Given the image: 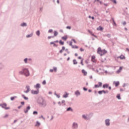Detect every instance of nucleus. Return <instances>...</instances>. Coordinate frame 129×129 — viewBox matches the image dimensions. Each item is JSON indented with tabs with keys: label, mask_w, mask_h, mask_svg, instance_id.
<instances>
[{
	"label": "nucleus",
	"mask_w": 129,
	"mask_h": 129,
	"mask_svg": "<svg viewBox=\"0 0 129 129\" xmlns=\"http://www.w3.org/2000/svg\"><path fill=\"white\" fill-rule=\"evenodd\" d=\"M107 53V51L104 49L103 50L101 49V47H99L97 49V54H99L100 56H102L103 55H105Z\"/></svg>",
	"instance_id": "f257e3e1"
},
{
	"label": "nucleus",
	"mask_w": 129,
	"mask_h": 129,
	"mask_svg": "<svg viewBox=\"0 0 129 129\" xmlns=\"http://www.w3.org/2000/svg\"><path fill=\"white\" fill-rule=\"evenodd\" d=\"M37 102L40 105H44V106H46V105H47V104H46V101H45V100H44V99H43V98L41 97H39L38 98Z\"/></svg>",
	"instance_id": "f03ea898"
},
{
	"label": "nucleus",
	"mask_w": 129,
	"mask_h": 129,
	"mask_svg": "<svg viewBox=\"0 0 129 129\" xmlns=\"http://www.w3.org/2000/svg\"><path fill=\"white\" fill-rule=\"evenodd\" d=\"M23 71L24 72V75L28 77V76H30V72L29 71V70L27 68H23L22 69Z\"/></svg>",
	"instance_id": "7ed1b4c3"
},
{
	"label": "nucleus",
	"mask_w": 129,
	"mask_h": 129,
	"mask_svg": "<svg viewBox=\"0 0 129 129\" xmlns=\"http://www.w3.org/2000/svg\"><path fill=\"white\" fill-rule=\"evenodd\" d=\"M7 105H8L6 103L0 104V106H1L2 108L6 109V110H8V109H11V108L10 107H7Z\"/></svg>",
	"instance_id": "20e7f679"
},
{
	"label": "nucleus",
	"mask_w": 129,
	"mask_h": 129,
	"mask_svg": "<svg viewBox=\"0 0 129 129\" xmlns=\"http://www.w3.org/2000/svg\"><path fill=\"white\" fill-rule=\"evenodd\" d=\"M39 92H40V91L38 89H37V90L34 91L32 90L31 91V93H32V94H39Z\"/></svg>",
	"instance_id": "39448f33"
},
{
	"label": "nucleus",
	"mask_w": 129,
	"mask_h": 129,
	"mask_svg": "<svg viewBox=\"0 0 129 129\" xmlns=\"http://www.w3.org/2000/svg\"><path fill=\"white\" fill-rule=\"evenodd\" d=\"M30 109H31V106H30V105H29L26 107V109H24L25 113H28V112H29V110H30Z\"/></svg>",
	"instance_id": "423d86ee"
},
{
	"label": "nucleus",
	"mask_w": 129,
	"mask_h": 129,
	"mask_svg": "<svg viewBox=\"0 0 129 129\" xmlns=\"http://www.w3.org/2000/svg\"><path fill=\"white\" fill-rule=\"evenodd\" d=\"M105 124L107 125V126H109L110 125V123L109 121H110V120L109 119H106L105 120Z\"/></svg>",
	"instance_id": "0eeeda50"
},
{
	"label": "nucleus",
	"mask_w": 129,
	"mask_h": 129,
	"mask_svg": "<svg viewBox=\"0 0 129 129\" xmlns=\"http://www.w3.org/2000/svg\"><path fill=\"white\" fill-rule=\"evenodd\" d=\"M75 94L77 97H78V96L81 95V93L79 90H77L76 92H75Z\"/></svg>",
	"instance_id": "6e6552de"
},
{
	"label": "nucleus",
	"mask_w": 129,
	"mask_h": 129,
	"mask_svg": "<svg viewBox=\"0 0 129 129\" xmlns=\"http://www.w3.org/2000/svg\"><path fill=\"white\" fill-rule=\"evenodd\" d=\"M34 88H36L37 89L41 88V84L39 83L36 84V85L34 86Z\"/></svg>",
	"instance_id": "1a4fd4ad"
},
{
	"label": "nucleus",
	"mask_w": 129,
	"mask_h": 129,
	"mask_svg": "<svg viewBox=\"0 0 129 129\" xmlns=\"http://www.w3.org/2000/svg\"><path fill=\"white\" fill-rule=\"evenodd\" d=\"M108 86H109V84L106 83L103 85L102 87L104 88V89H105V88H108Z\"/></svg>",
	"instance_id": "9d476101"
},
{
	"label": "nucleus",
	"mask_w": 129,
	"mask_h": 129,
	"mask_svg": "<svg viewBox=\"0 0 129 129\" xmlns=\"http://www.w3.org/2000/svg\"><path fill=\"white\" fill-rule=\"evenodd\" d=\"M64 93L63 95H62V97H63L64 98H67V97H68V95H69V93H67V92H65Z\"/></svg>",
	"instance_id": "9b49d317"
},
{
	"label": "nucleus",
	"mask_w": 129,
	"mask_h": 129,
	"mask_svg": "<svg viewBox=\"0 0 129 129\" xmlns=\"http://www.w3.org/2000/svg\"><path fill=\"white\" fill-rule=\"evenodd\" d=\"M73 126L74 127V128H77L78 127V124L75 122H74L73 123Z\"/></svg>",
	"instance_id": "f8f14e48"
},
{
	"label": "nucleus",
	"mask_w": 129,
	"mask_h": 129,
	"mask_svg": "<svg viewBox=\"0 0 129 129\" xmlns=\"http://www.w3.org/2000/svg\"><path fill=\"white\" fill-rule=\"evenodd\" d=\"M113 84H115V87H117V86H118V85H119V81H117V82L114 81Z\"/></svg>",
	"instance_id": "ddd939ff"
},
{
	"label": "nucleus",
	"mask_w": 129,
	"mask_h": 129,
	"mask_svg": "<svg viewBox=\"0 0 129 129\" xmlns=\"http://www.w3.org/2000/svg\"><path fill=\"white\" fill-rule=\"evenodd\" d=\"M82 73L84 74V76H86L87 75V72L85 71L84 69L82 70Z\"/></svg>",
	"instance_id": "4468645a"
},
{
	"label": "nucleus",
	"mask_w": 129,
	"mask_h": 129,
	"mask_svg": "<svg viewBox=\"0 0 129 129\" xmlns=\"http://www.w3.org/2000/svg\"><path fill=\"white\" fill-rule=\"evenodd\" d=\"M103 27H101V26H99V27L97 28V31H103Z\"/></svg>",
	"instance_id": "2eb2a0df"
},
{
	"label": "nucleus",
	"mask_w": 129,
	"mask_h": 129,
	"mask_svg": "<svg viewBox=\"0 0 129 129\" xmlns=\"http://www.w3.org/2000/svg\"><path fill=\"white\" fill-rule=\"evenodd\" d=\"M68 38V36L67 35H65L64 36H62L61 37V39H62V40H63L64 41H67Z\"/></svg>",
	"instance_id": "dca6fc26"
},
{
	"label": "nucleus",
	"mask_w": 129,
	"mask_h": 129,
	"mask_svg": "<svg viewBox=\"0 0 129 129\" xmlns=\"http://www.w3.org/2000/svg\"><path fill=\"white\" fill-rule=\"evenodd\" d=\"M50 45H53V47H58V45L53 41L50 42Z\"/></svg>",
	"instance_id": "f3484780"
},
{
	"label": "nucleus",
	"mask_w": 129,
	"mask_h": 129,
	"mask_svg": "<svg viewBox=\"0 0 129 129\" xmlns=\"http://www.w3.org/2000/svg\"><path fill=\"white\" fill-rule=\"evenodd\" d=\"M22 96L23 98H24V99H25V100H28L29 99V98L28 97H26V96L24 94H22Z\"/></svg>",
	"instance_id": "a211bd4d"
},
{
	"label": "nucleus",
	"mask_w": 129,
	"mask_h": 129,
	"mask_svg": "<svg viewBox=\"0 0 129 129\" xmlns=\"http://www.w3.org/2000/svg\"><path fill=\"white\" fill-rule=\"evenodd\" d=\"M27 23L23 22L21 24V27H27Z\"/></svg>",
	"instance_id": "6ab92c4d"
},
{
	"label": "nucleus",
	"mask_w": 129,
	"mask_h": 129,
	"mask_svg": "<svg viewBox=\"0 0 129 129\" xmlns=\"http://www.w3.org/2000/svg\"><path fill=\"white\" fill-rule=\"evenodd\" d=\"M67 111H73V109L71 107H69L67 109Z\"/></svg>",
	"instance_id": "aec40b11"
},
{
	"label": "nucleus",
	"mask_w": 129,
	"mask_h": 129,
	"mask_svg": "<svg viewBox=\"0 0 129 129\" xmlns=\"http://www.w3.org/2000/svg\"><path fill=\"white\" fill-rule=\"evenodd\" d=\"M73 62L74 65H76V64H78V62H77V60H76V59H73Z\"/></svg>",
	"instance_id": "412c9836"
},
{
	"label": "nucleus",
	"mask_w": 129,
	"mask_h": 129,
	"mask_svg": "<svg viewBox=\"0 0 129 129\" xmlns=\"http://www.w3.org/2000/svg\"><path fill=\"white\" fill-rule=\"evenodd\" d=\"M40 125H41V123H40V122H39L38 121H37L35 126H40Z\"/></svg>",
	"instance_id": "4be33fe9"
},
{
	"label": "nucleus",
	"mask_w": 129,
	"mask_h": 129,
	"mask_svg": "<svg viewBox=\"0 0 129 129\" xmlns=\"http://www.w3.org/2000/svg\"><path fill=\"white\" fill-rule=\"evenodd\" d=\"M53 34H54V37H57V36L58 35V32H57V31L55 30L54 32H53Z\"/></svg>",
	"instance_id": "5701e85b"
},
{
	"label": "nucleus",
	"mask_w": 129,
	"mask_h": 129,
	"mask_svg": "<svg viewBox=\"0 0 129 129\" xmlns=\"http://www.w3.org/2000/svg\"><path fill=\"white\" fill-rule=\"evenodd\" d=\"M59 45H61V46H63V45H64V41H62V40H59Z\"/></svg>",
	"instance_id": "b1692460"
},
{
	"label": "nucleus",
	"mask_w": 129,
	"mask_h": 129,
	"mask_svg": "<svg viewBox=\"0 0 129 129\" xmlns=\"http://www.w3.org/2000/svg\"><path fill=\"white\" fill-rule=\"evenodd\" d=\"M31 37H33V33H31L30 34L26 35V38H31Z\"/></svg>",
	"instance_id": "393cba45"
},
{
	"label": "nucleus",
	"mask_w": 129,
	"mask_h": 129,
	"mask_svg": "<svg viewBox=\"0 0 129 129\" xmlns=\"http://www.w3.org/2000/svg\"><path fill=\"white\" fill-rule=\"evenodd\" d=\"M116 98H117V99H119V100L121 99V97H120V94H117Z\"/></svg>",
	"instance_id": "a878e982"
},
{
	"label": "nucleus",
	"mask_w": 129,
	"mask_h": 129,
	"mask_svg": "<svg viewBox=\"0 0 129 129\" xmlns=\"http://www.w3.org/2000/svg\"><path fill=\"white\" fill-rule=\"evenodd\" d=\"M112 25L113 26H116V23H115V21H114V19L113 18H112Z\"/></svg>",
	"instance_id": "bb28decb"
},
{
	"label": "nucleus",
	"mask_w": 129,
	"mask_h": 129,
	"mask_svg": "<svg viewBox=\"0 0 129 129\" xmlns=\"http://www.w3.org/2000/svg\"><path fill=\"white\" fill-rule=\"evenodd\" d=\"M36 34L37 36H38V37L40 36V30H37L36 32Z\"/></svg>",
	"instance_id": "cd10ccee"
},
{
	"label": "nucleus",
	"mask_w": 129,
	"mask_h": 129,
	"mask_svg": "<svg viewBox=\"0 0 129 129\" xmlns=\"http://www.w3.org/2000/svg\"><path fill=\"white\" fill-rule=\"evenodd\" d=\"M26 88H27V90H28V91H31V89L30 88V86L27 85L26 86Z\"/></svg>",
	"instance_id": "c85d7f7f"
},
{
	"label": "nucleus",
	"mask_w": 129,
	"mask_h": 129,
	"mask_svg": "<svg viewBox=\"0 0 129 129\" xmlns=\"http://www.w3.org/2000/svg\"><path fill=\"white\" fill-rule=\"evenodd\" d=\"M4 66V65L3 64V63H0V70H2V69H3Z\"/></svg>",
	"instance_id": "c756f323"
},
{
	"label": "nucleus",
	"mask_w": 129,
	"mask_h": 129,
	"mask_svg": "<svg viewBox=\"0 0 129 129\" xmlns=\"http://www.w3.org/2000/svg\"><path fill=\"white\" fill-rule=\"evenodd\" d=\"M83 60H84V58H82L81 60V62H80V64H81V65H82V66H84V64L83 63Z\"/></svg>",
	"instance_id": "7c9ffc66"
},
{
	"label": "nucleus",
	"mask_w": 129,
	"mask_h": 129,
	"mask_svg": "<svg viewBox=\"0 0 129 129\" xmlns=\"http://www.w3.org/2000/svg\"><path fill=\"white\" fill-rule=\"evenodd\" d=\"M54 95H56L57 98H60V95H58L57 93H56V92L54 93Z\"/></svg>",
	"instance_id": "2f4dec72"
},
{
	"label": "nucleus",
	"mask_w": 129,
	"mask_h": 129,
	"mask_svg": "<svg viewBox=\"0 0 129 129\" xmlns=\"http://www.w3.org/2000/svg\"><path fill=\"white\" fill-rule=\"evenodd\" d=\"M98 94H99L100 95H101V94H102V93H103L102 90H100V91H98Z\"/></svg>",
	"instance_id": "473e14b6"
},
{
	"label": "nucleus",
	"mask_w": 129,
	"mask_h": 129,
	"mask_svg": "<svg viewBox=\"0 0 129 129\" xmlns=\"http://www.w3.org/2000/svg\"><path fill=\"white\" fill-rule=\"evenodd\" d=\"M98 83L99 84L98 85H99V87H101L102 86V82H99Z\"/></svg>",
	"instance_id": "72a5a7b5"
},
{
	"label": "nucleus",
	"mask_w": 129,
	"mask_h": 129,
	"mask_svg": "<svg viewBox=\"0 0 129 129\" xmlns=\"http://www.w3.org/2000/svg\"><path fill=\"white\" fill-rule=\"evenodd\" d=\"M83 118H84V119H87V117L85 115V114H83L82 115Z\"/></svg>",
	"instance_id": "f704fd0d"
},
{
	"label": "nucleus",
	"mask_w": 129,
	"mask_h": 129,
	"mask_svg": "<svg viewBox=\"0 0 129 129\" xmlns=\"http://www.w3.org/2000/svg\"><path fill=\"white\" fill-rule=\"evenodd\" d=\"M127 85H128V84L124 83L122 85V87H125V86H127Z\"/></svg>",
	"instance_id": "c9c22d12"
},
{
	"label": "nucleus",
	"mask_w": 129,
	"mask_h": 129,
	"mask_svg": "<svg viewBox=\"0 0 129 129\" xmlns=\"http://www.w3.org/2000/svg\"><path fill=\"white\" fill-rule=\"evenodd\" d=\"M95 58H96L95 55H92L91 56V60H95Z\"/></svg>",
	"instance_id": "e433bc0d"
},
{
	"label": "nucleus",
	"mask_w": 129,
	"mask_h": 129,
	"mask_svg": "<svg viewBox=\"0 0 129 129\" xmlns=\"http://www.w3.org/2000/svg\"><path fill=\"white\" fill-rule=\"evenodd\" d=\"M24 61L25 63H28V58H25L24 59Z\"/></svg>",
	"instance_id": "4c0bfd02"
},
{
	"label": "nucleus",
	"mask_w": 129,
	"mask_h": 129,
	"mask_svg": "<svg viewBox=\"0 0 129 129\" xmlns=\"http://www.w3.org/2000/svg\"><path fill=\"white\" fill-rule=\"evenodd\" d=\"M106 37H107L108 38H110V37H111V34L108 33L106 34Z\"/></svg>",
	"instance_id": "58836bf2"
},
{
	"label": "nucleus",
	"mask_w": 129,
	"mask_h": 129,
	"mask_svg": "<svg viewBox=\"0 0 129 129\" xmlns=\"http://www.w3.org/2000/svg\"><path fill=\"white\" fill-rule=\"evenodd\" d=\"M112 3H113V4H117L116 0H110Z\"/></svg>",
	"instance_id": "ea45409f"
},
{
	"label": "nucleus",
	"mask_w": 129,
	"mask_h": 129,
	"mask_svg": "<svg viewBox=\"0 0 129 129\" xmlns=\"http://www.w3.org/2000/svg\"><path fill=\"white\" fill-rule=\"evenodd\" d=\"M33 114H34V115H37V114H38V111H34L33 112Z\"/></svg>",
	"instance_id": "a19ab883"
},
{
	"label": "nucleus",
	"mask_w": 129,
	"mask_h": 129,
	"mask_svg": "<svg viewBox=\"0 0 129 129\" xmlns=\"http://www.w3.org/2000/svg\"><path fill=\"white\" fill-rule=\"evenodd\" d=\"M53 71H54V72H57V67H53Z\"/></svg>",
	"instance_id": "79ce46f5"
},
{
	"label": "nucleus",
	"mask_w": 129,
	"mask_h": 129,
	"mask_svg": "<svg viewBox=\"0 0 129 129\" xmlns=\"http://www.w3.org/2000/svg\"><path fill=\"white\" fill-rule=\"evenodd\" d=\"M83 89L84 91H87V90H88V88H85V87L83 88Z\"/></svg>",
	"instance_id": "37998d69"
},
{
	"label": "nucleus",
	"mask_w": 129,
	"mask_h": 129,
	"mask_svg": "<svg viewBox=\"0 0 129 129\" xmlns=\"http://www.w3.org/2000/svg\"><path fill=\"white\" fill-rule=\"evenodd\" d=\"M94 87H95V88H99V85L95 84L94 85Z\"/></svg>",
	"instance_id": "c03bdc74"
},
{
	"label": "nucleus",
	"mask_w": 129,
	"mask_h": 129,
	"mask_svg": "<svg viewBox=\"0 0 129 129\" xmlns=\"http://www.w3.org/2000/svg\"><path fill=\"white\" fill-rule=\"evenodd\" d=\"M3 117L4 118H7V117H9V114H6Z\"/></svg>",
	"instance_id": "a18cd8bd"
},
{
	"label": "nucleus",
	"mask_w": 129,
	"mask_h": 129,
	"mask_svg": "<svg viewBox=\"0 0 129 129\" xmlns=\"http://www.w3.org/2000/svg\"><path fill=\"white\" fill-rule=\"evenodd\" d=\"M123 59H125V56L124 55H122V56H121L120 59L121 60H123Z\"/></svg>",
	"instance_id": "49530a36"
},
{
	"label": "nucleus",
	"mask_w": 129,
	"mask_h": 129,
	"mask_svg": "<svg viewBox=\"0 0 129 129\" xmlns=\"http://www.w3.org/2000/svg\"><path fill=\"white\" fill-rule=\"evenodd\" d=\"M42 84L43 85H46V80H43V81L42 82Z\"/></svg>",
	"instance_id": "de8ad7c7"
},
{
	"label": "nucleus",
	"mask_w": 129,
	"mask_h": 129,
	"mask_svg": "<svg viewBox=\"0 0 129 129\" xmlns=\"http://www.w3.org/2000/svg\"><path fill=\"white\" fill-rule=\"evenodd\" d=\"M19 74H21V75H23V74L24 75V71H20Z\"/></svg>",
	"instance_id": "09e8293b"
},
{
	"label": "nucleus",
	"mask_w": 129,
	"mask_h": 129,
	"mask_svg": "<svg viewBox=\"0 0 129 129\" xmlns=\"http://www.w3.org/2000/svg\"><path fill=\"white\" fill-rule=\"evenodd\" d=\"M48 33H53V29H49L48 30Z\"/></svg>",
	"instance_id": "8fccbe9b"
},
{
	"label": "nucleus",
	"mask_w": 129,
	"mask_h": 129,
	"mask_svg": "<svg viewBox=\"0 0 129 129\" xmlns=\"http://www.w3.org/2000/svg\"><path fill=\"white\" fill-rule=\"evenodd\" d=\"M21 105H25V102L24 101L21 102Z\"/></svg>",
	"instance_id": "3c124183"
},
{
	"label": "nucleus",
	"mask_w": 129,
	"mask_h": 129,
	"mask_svg": "<svg viewBox=\"0 0 129 129\" xmlns=\"http://www.w3.org/2000/svg\"><path fill=\"white\" fill-rule=\"evenodd\" d=\"M10 99H11V100H12V101H13V100H15V97H11L10 98Z\"/></svg>",
	"instance_id": "603ef678"
},
{
	"label": "nucleus",
	"mask_w": 129,
	"mask_h": 129,
	"mask_svg": "<svg viewBox=\"0 0 129 129\" xmlns=\"http://www.w3.org/2000/svg\"><path fill=\"white\" fill-rule=\"evenodd\" d=\"M80 51H81V52H84V49L81 48H80Z\"/></svg>",
	"instance_id": "864d4df0"
},
{
	"label": "nucleus",
	"mask_w": 129,
	"mask_h": 129,
	"mask_svg": "<svg viewBox=\"0 0 129 129\" xmlns=\"http://www.w3.org/2000/svg\"><path fill=\"white\" fill-rule=\"evenodd\" d=\"M72 41H73V42L75 43V44H76V43H77V42H76V40H75V39H72Z\"/></svg>",
	"instance_id": "5fc2aeb1"
},
{
	"label": "nucleus",
	"mask_w": 129,
	"mask_h": 129,
	"mask_svg": "<svg viewBox=\"0 0 129 129\" xmlns=\"http://www.w3.org/2000/svg\"><path fill=\"white\" fill-rule=\"evenodd\" d=\"M122 25L123 26H125V25H126V21H124L122 23Z\"/></svg>",
	"instance_id": "6e6d98bb"
},
{
	"label": "nucleus",
	"mask_w": 129,
	"mask_h": 129,
	"mask_svg": "<svg viewBox=\"0 0 129 129\" xmlns=\"http://www.w3.org/2000/svg\"><path fill=\"white\" fill-rule=\"evenodd\" d=\"M59 53L60 54H62V53H63V49L60 50L59 51Z\"/></svg>",
	"instance_id": "4d7b16f0"
},
{
	"label": "nucleus",
	"mask_w": 129,
	"mask_h": 129,
	"mask_svg": "<svg viewBox=\"0 0 129 129\" xmlns=\"http://www.w3.org/2000/svg\"><path fill=\"white\" fill-rule=\"evenodd\" d=\"M67 29H68L69 30H71V26H67Z\"/></svg>",
	"instance_id": "13d9d810"
},
{
	"label": "nucleus",
	"mask_w": 129,
	"mask_h": 129,
	"mask_svg": "<svg viewBox=\"0 0 129 129\" xmlns=\"http://www.w3.org/2000/svg\"><path fill=\"white\" fill-rule=\"evenodd\" d=\"M24 92L25 93H29V92H30V91H28V90H27L26 91H24Z\"/></svg>",
	"instance_id": "bf43d9fd"
},
{
	"label": "nucleus",
	"mask_w": 129,
	"mask_h": 129,
	"mask_svg": "<svg viewBox=\"0 0 129 129\" xmlns=\"http://www.w3.org/2000/svg\"><path fill=\"white\" fill-rule=\"evenodd\" d=\"M120 72H121V71H120V70H118L117 71V73H118V74H119V73H120Z\"/></svg>",
	"instance_id": "052dcab7"
},
{
	"label": "nucleus",
	"mask_w": 129,
	"mask_h": 129,
	"mask_svg": "<svg viewBox=\"0 0 129 129\" xmlns=\"http://www.w3.org/2000/svg\"><path fill=\"white\" fill-rule=\"evenodd\" d=\"M23 107V106L22 105H20L18 107V109H20L21 108Z\"/></svg>",
	"instance_id": "680f3d73"
},
{
	"label": "nucleus",
	"mask_w": 129,
	"mask_h": 129,
	"mask_svg": "<svg viewBox=\"0 0 129 129\" xmlns=\"http://www.w3.org/2000/svg\"><path fill=\"white\" fill-rule=\"evenodd\" d=\"M90 117H92V116H93V113H90Z\"/></svg>",
	"instance_id": "e2e57ef3"
},
{
	"label": "nucleus",
	"mask_w": 129,
	"mask_h": 129,
	"mask_svg": "<svg viewBox=\"0 0 129 129\" xmlns=\"http://www.w3.org/2000/svg\"><path fill=\"white\" fill-rule=\"evenodd\" d=\"M73 42L72 41H70V43H69V45H70V46H72L73 45H72V44H73Z\"/></svg>",
	"instance_id": "0e129e2a"
},
{
	"label": "nucleus",
	"mask_w": 129,
	"mask_h": 129,
	"mask_svg": "<svg viewBox=\"0 0 129 129\" xmlns=\"http://www.w3.org/2000/svg\"><path fill=\"white\" fill-rule=\"evenodd\" d=\"M49 72H51V73L54 72V70H53V69H50V70H49Z\"/></svg>",
	"instance_id": "69168bd1"
},
{
	"label": "nucleus",
	"mask_w": 129,
	"mask_h": 129,
	"mask_svg": "<svg viewBox=\"0 0 129 129\" xmlns=\"http://www.w3.org/2000/svg\"><path fill=\"white\" fill-rule=\"evenodd\" d=\"M65 49H66L65 46H62L61 50H62L63 51H64V50H65Z\"/></svg>",
	"instance_id": "338daca9"
},
{
	"label": "nucleus",
	"mask_w": 129,
	"mask_h": 129,
	"mask_svg": "<svg viewBox=\"0 0 129 129\" xmlns=\"http://www.w3.org/2000/svg\"><path fill=\"white\" fill-rule=\"evenodd\" d=\"M119 70H120V71H121V70H122V67H120Z\"/></svg>",
	"instance_id": "774afa93"
}]
</instances>
